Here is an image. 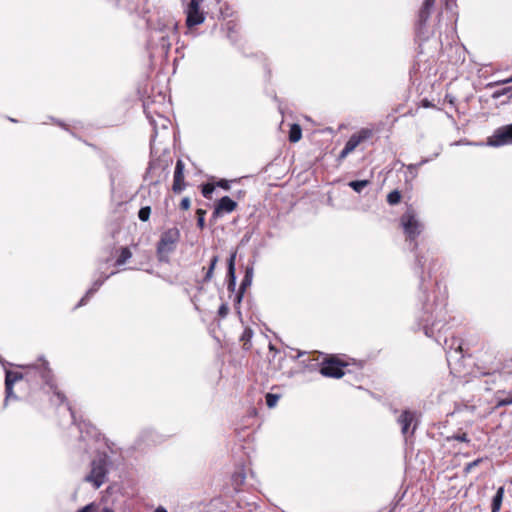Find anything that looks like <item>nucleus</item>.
I'll use <instances>...</instances> for the list:
<instances>
[{
  "mask_svg": "<svg viewBox=\"0 0 512 512\" xmlns=\"http://www.w3.org/2000/svg\"><path fill=\"white\" fill-rule=\"evenodd\" d=\"M180 239V231L178 228H170L162 233L157 244V254L161 261L165 260L171 252L174 251L176 243Z\"/></svg>",
  "mask_w": 512,
  "mask_h": 512,
  "instance_id": "1",
  "label": "nucleus"
},
{
  "mask_svg": "<svg viewBox=\"0 0 512 512\" xmlns=\"http://www.w3.org/2000/svg\"><path fill=\"white\" fill-rule=\"evenodd\" d=\"M91 471L85 476L84 480L90 482L98 489L104 482L107 474V463L104 457L92 461Z\"/></svg>",
  "mask_w": 512,
  "mask_h": 512,
  "instance_id": "2",
  "label": "nucleus"
},
{
  "mask_svg": "<svg viewBox=\"0 0 512 512\" xmlns=\"http://www.w3.org/2000/svg\"><path fill=\"white\" fill-rule=\"evenodd\" d=\"M401 225L410 240H414L422 231V224L416 219L413 210L408 209L401 217Z\"/></svg>",
  "mask_w": 512,
  "mask_h": 512,
  "instance_id": "3",
  "label": "nucleus"
},
{
  "mask_svg": "<svg viewBox=\"0 0 512 512\" xmlns=\"http://www.w3.org/2000/svg\"><path fill=\"white\" fill-rule=\"evenodd\" d=\"M487 144L492 147L512 144V124L497 128L493 134L488 137Z\"/></svg>",
  "mask_w": 512,
  "mask_h": 512,
  "instance_id": "4",
  "label": "nucleus"
},
{
  "mask_svg": "<svg viewBox=\"0 0 512 512\" xmlns=\"http://www.w3.org/2000/svg\"><path fill=\"white\" fill-rule=\"evenodd\" d=\"M346 364L337 359L331 358L325 360L320 368V373L325 377L341 378L344 376L343 368Z\"/></svg>",
  "mask_w": 512,
  "mask_h": 512,
  "instance_id": "5",
  "label": "nucleus"
},
{
  "mask_svg": "<svg viewBox=\"0 0 512 512\" xmlns=\"http://www.w3.org/2000/svg\"><path fill=\"white\" fill-rule=\"evenodd\" d=\"M205 17L204 14L200 11V2L196 0H190V3L187 7V18L186 24L188 27H193L203 23Z\"/></svg>",
  "mask_w": 512,
  "mask_h": 512,
  "instance_id": "6",
  "label": "nucleus"
},
{
  "mask_svg": "<svg viewBox=\"0 0 512 512\" xmlns=\"http://www.w3.org/2000/svg\"><path fill=\"white\" fill-rule=\"evenodd\" d=\"M184 168L185 165L183 161L180 159L177 160L172 185V190L174 193H181L186 187V183L184 181Z\"/></svg>",
  "mask_w": 512,
  "mask_h": 512,
  "instance_id": "7",
  "label": "nucleus"
},
{
  "mask_svg": "<svg viewBox=\"0 0 512 512\" xmlns=\"http://www.w3.org/2000/svg\"><path fill=\"white\" fill-rule=\"evenodd\" d=\"M237 208V203L228 196L220 198L215 205L213 218H217L224 213H231Z\"/></svg>",
  "mask_w": 512,
  "mask_h": 512,
  "instance_id": "8",
  "label": "nucleus"
},
{
  "mask_svg": "<svg viewBox=\"0 0 512 512\" xmlns=\"http://www.w3.org/2000/svg\"><path fill=\"white\" fill-rule=\"evenodd\" d=\"M434 4L435 0H425L423 2L418 13L417 25L419 29H422L426 25V22L431 15Z\"/></svg>",
  "mask_w": 512,
  "mask_h": 512,
  "instance_id": "9",
  "label": "nucleus"
},
{
  "mask_svg": "<svg viewBox=\"0 0 512 512\" xmlns=\"http://www.w3.org/2000/svg\"><path fill=\"white\" fill-rule=\"evenodd\" d=\"M372 132L369 129H362L359 133L353 134L346 142L345 147L350 152H353L355 148L364 140L371 136Z\"/></svg>",
  "mask_w": 512,
  "mask_h": 512,
  "instance_id": "10",
  "label": "nucleus"
},
{
  "mask_svg": "<svg viewBox=\"0 0 512 512\" xmlns=\"http://www.w3.org/2000/svg\"><path fill=\"white\" fill-rule=\"evenodd\" d=\"M235 259H236V252H233L228 259V271H227V277H228L227 288L230 292H234L235 287H236Z\"/></svg>",
  "mask_w": 512,
  "mask_h": 512,
  "instance_id": "11",
  "label": "nucleus"
},
{
  "mask_svg": "<svg viewBox=\"0 0 512 512\" xmlns=\"http://www.w3.org/2000/svg\"><path fill=\"white\" fill-rule=\"evenodd\" d=\"M415 421V413L405 410L398 418V423L401 425V432L406 435L409 431L410 425Z\"/></svg>",
  "mask_w": 512,
  "mask_h": 512,
  "instance_id": "12",
  "label": "nucleus"
},
{
  "mask_svg": "<svg viewBox=\"0 0 512 512\" xmlns=\"http://www.w3.org/2000/svg\"><path fill=\"white\" fill-rule=\"evenodd\" d=\"M108 278L105 277L103 279H98L96 280L94 283H93V286L86 292V294L81 298V300L79 301V303L77 304L76 307H80V306H83L87 303V301L89 300V298L101 287V285L104 283V281Z\"/></svg>",
  "mask_w": 512,
  "mask_h": 512,
  "instance_id": "13",
  "label": "nucleus"
},
{
  "mask_svg": "<svg viewBox=\"0 0 512 512\" xmlns=\"http://www.w3.org/2000/svg\"><path fill=\"white\" fill-rule=\"evenodd\" d=\"M504 497V487H499L491 503V512H499Z\"/></svg>",
  "mask_w": 512,
  "mask_h": 512,
  "instance_id": "14",
  "label": "nucleus"
},
{
  "mask_svg": "<svg viewBox=\"0 0 512 512\" xmlns=\"http://www.w3.org/2000/svg\"><path fill=\"white\" fill-rule=\"evenodd\" d=\"M302 137V129L298 124H292L289 130V140L292 143L298 142Z\"/></svg>",
  "mask_w": 512,
  "mask_h": 512,
  "instance_id": "15",
  "label": "nucleus"
},
{
  "mask_svg": "<svg viewBox=\"0 0 512 512\" xmlns=\"http://www.w3.org/2000/svg\"><path fill=\"white\" fill-rule=\"evenodd\" d=\"M253 337V330L251 328H245L240 340L243 342V347L245 350H249L251 347V339Z\"/></svg>",
  "mask_w": 512,
  "mask_h": 512,
  "instance_id": "16",
  "label": "nucleus"
},
{
  "mask_svg": "<svg viewBox=\"0 0 512 512\" xmlns=\"http://www.w3.org/2000/svg\"><path fill=\"white\" fill-rule=\"evenodd\" d=\"M219 257L217 255H214L210 261L209 268L203 278V282L207 283L211 281L213 278L214 269L216 267V264L218 263Z\"/></svg>",
  "mask_w": 512,
  "mask_h": 512,
  "instance_id": "17",
  "label": "nucleus"
},
{
  "mask_svg": "<svg viewBox=\"0 0 512 512\" xmlns=\"http://www.w3.org/2000/svg\"><path fill=\"white\" fill-rule=\"evenodd\" d=\"M252 278H253V268L247 267L246 271H245V275H244L241 285H240V288H242V291H245V289L251 285Z\"/></svg>",
  "mask_w": 512,
  "mask_h": 512,
  "instance_id": "18",
  "label": "nucleus"
},
{
  "mask_svg": "<svg viewBox=\"0 0 512 512\" xmlns=\"http://www.w3.org/2000/svg\"><path fill=\"white\" fill-rule=\"evenodd\" d=\"M369 180H356L348 183L349 187H351L355 192L361 193L362 190L369 185Z\"/></svg>",
  "mask_w": 512,
  "mask_h": 512,
  "instance_id": "19",
  "label": "nucleus"
},
{
  "mask_svg": "<svg viewBox=\"0 0 512 512\" xmlns=\"http://www.w3.org/2000/svg\"><path fill=\"white\" fill-rule=\"evenodd\" d=\"M132 256V253L131 251L129 250V248L127 247H124L121 249V253L118 257V259L116 260V264L117 265H122L124 264L128 259H130Z\"/></svg>",
  "mask_w": 512,
  "mask_h": 512,
  "instance_id": "20",
  "label": "nucleus"
},
{
  "mask_svg": "<svg viewBox=\"0 0 512 512\" xmlns=\"http://www.w3.org/2000/svg\"><path fill=\"white\" fill-rule=\"evenodd\" d=\"M401 201V193L398 190H393L387 195V202L390 205H396Z\"/></svg>",
  "mask_w": 512,
  "mask_h": 512,
  "instance_id": "21",
  "label": "nucleus"
},
{
  "mask_svg": "<svg viewBox=\"0 0 512 512\" xmlns=\"http://www.w3.org/2000/svg\"><path fill=\"white\" fill-rule=\"evenodd\" d=\"M22 374L19 372L6 371L5 383L11 382V385H14L15 382L22 379Z\"/></svg>",
  "mask_w": 512,
  "mask_h": 512,
  "instance_id": "22",
  "label": "nucleus"
},
{
  "mask_svg": "<svg viewBox=\"0 0 512 512\" xmlns=\"http://www.w3.org/2000/svg\"><path fill=\"white\" fill-rule=\"evenodd\" d=\"M150 214H151L150 206H145V207L140 208V210L138 212V217L141 221L146 222L149 220Z\"/></svg>",
  "mask_w": 512,
  "mask_h": 512,
  "instance_id": "23",
  "label": "nucleus"
},
{
  "mask_svg": "<svg viewBox=\"0 0 512 512\" xmlns=\"http://www.w3.org/2000/svg\"><path fill=\"white\" fill-rule=\"evenodd\" d=\"M196 215H197V226L200 228V229H203L204 226H205V215H206V211L203 210V209H197L196 211Z\"/></svg>",
  "mask_w": 512,
  "mask_h": 512,
  "instance_id": "24",
  "label": "nucleus"
},
{
  "mask_svg": "<svg viewBox=\"0 0 512 512\" xmlns=\"http://www.w3.org/2000/svg\"><path fill=\"white\" fill-rule=\"evenodd\" d=\"M214 185L207 183L202 186V194L205 198L210 199L212 197V193L214 192Z\"/></svg>",
  "mask_w": 512,
  "mask_h": 512,
  "instance_id": "25",
  "label": "nucleus"
},
{
  "mask_svg": "<svg viewBox=\"0 0 512 512\" xmlns=\"http://www.w3.org/2000/svg\"><path fill=\"white\" fill-rule=\"evenodd\" d=\"M279 400V395L268 393L266 395V404L269 408H273Z\"/></svg>",
  "mask_w": 512,
  "mask_h": 512,
  "instance_id": "26",
  "label": "nucleus"
},
{
  "mask_svg": "<svg viewBox=\"0 0 512 512\" xmlns=\"http://www.w3.org/2000/svg\"><path fill=\"white\" fill-rule=\"evenodd\" d=\"M451 440H456V441H461V442H466L468 443L470 440L467 436L466 433H458V434H454L452 436H448L447 437V441H451Z\"/></svg>",
  "mask_w": 512,
  "mask_h": 512,
  "instance_id": "27",
  "label": "nucleus"
},
{
  "mask_svg": "<svg viewBox=\"0 0 512 512\" xmlns=\"http://www.w3.org/2000/svg\"><path fill=\"white\" fill-rule=\"evenodd\" d=\"M428 162L427 159H423L421 162L417 164H410L407 166L408 171L412 174V178L416 177L417 175V168L422 166L424 163Z\"/></svg>",
  "mask_w": 512,
  "mask_h": 512,
  "instance_id": "28",
  "label": "nucleus"
},
{
  "mask_svg": "<svg viewBox=\"0 0 512 512\" xmlns=\"http://www.w3.org/2000/svg\"><path fill=\"white\" fill-rule=\"evenodd\" d=\"M483 461L482 458H478L468 464L464 467V473L468 474L472 471L473 468L477 467L481 462Z\"/></svg>",
  "mask_w": 512,
  "mask_h": 512,
  "instance_id": "29",
  "label": "nucleus"
},
{
  "mask_svg": "<svg viewBox=\"0 0 512 512\" xmlns=\"http://www.w3.org/2000/svg\"><path fill=\"white\" fill-rule=\"evenodd\" d=\"M512 404V393H509L507 397L498 399L496 407H504Z\"/></svg>",
  "mask_w": 512,
  "mask_h": 512,
  "instance_id": "30",
  "label": "nucleus"
},
{
  "mask_svg": "<svg viewBox=\"0 0 512 512\" xmlns=\"http://www.w3.org/2000/svg\"><path fill=\"white\" fill-rule=\"evenodd\" d=\"M512 91V87H504L501 90H497L492 94V98L498 99L501 96H504Z\"/></svg>",
  "mask_w": 512,
  "mask_h": 512,
  "instance_id": "31",
  "label": "nucleus"
},
{
  "mask_svg": "<svg viewBox=\"0 0 512 512\" xmlns=\"http://www.w3.org/2000/svg\"><path fill=\"white\" fill-rule=\"evenodd\" d=\"M48 363L47 362H44L41 366H40V369H41V376L43 379H45L46 381L48 380V377H49V369L47 367Z\"/></svg>",
  "mask_w": 512,
  "mask_h": 512,
  "instance_id": "32",
  "label": "nucleus"
},
{
  "mask_svg": "<svg viewBox=\"0 0 512 512\" xmlns=\"http://www.w3.org/2000/svg\"><path fill=\"white\" fill-rule=\"evenodd\" d=\"M97 505L95 503H90L83 508H81L78 512H97Z\"/></svg>",
  "mask_w": 512,
  "mask_h": 512,
  "instance_id": "33",
  "label": "nucleus"
},
{
  "mask_svg": "<svg viewBox=\"0 0 512 512\" xmlns=\"http://www.w3.org/2000/svg\"><path fill=\"white\" fill-rule=\"evenodd\" d=\"M5 392H6V401L12 396L15 397L13 394V385H11L10 381H9V383H5Z\"/></svg>",
  "mask_w": 512,
  "mask_h": 512,
  "instance_id": "34",
  "label": "nucleus"
},
{
  "mask_svg": "<svg viewBox=\"0 0 512 512\" xmlns=\"http://www.w3.org/2000/svg\"><path fill=\"white\" fill-rule=\"evenodd\" d=\"M229 308L227 304H222L218 309V314L220 317L224 318L228 315Z\"/></svg>",
  "mask_w": 512,
  "mask_h": 512,
  "instance_id": "35",
  "label": "nucleus"
},
{
  "mask_svg": "<svg viewBox=\"0 0 512 512\" xmlns=\"http://www.w3.org/2000/svg\"><path fill=\"white\" fill-rule=\"evenodd\" d=\"M216 185L224 190H229L230 189V182L226 179H221L219 180Z\"/></svg>",
  "mask_w": 512,
  "mask_h": 512,
  "instance_id": "36",
  "label": "nucleus"
},
{
  "mask_svg": "<svg viewBox=\"0 0 512 512\" xmlns=\"http://www.w3.org/2000/svg\"><path fill=\"white\" fill-rule=\"evenodd\" d=\"M191 201L188 197H184L180 202V208L182 210H188L190 208Z\"/></svg>",
  "mask_w": 512,
  "mask_h": 512,
  "instance_id": "37",
  "label": "nucleus"
},
{
  "mask_svg": "<svg viewBox=\"0 0 512 512\" xmlns=\"http://www.w3.org/2000/svg\"><path fill=\"white\" fill-rule=\"evenodd\" d=\"M508 83H512V76L507 79L497 81V82L493 83L492 85L497 86V85H504V84H508Z\"/></svg>",
  "mask_w": 512,
  "mask_h": 512,
  "instance_id": "38",
  "label": "nucleus"
},
{
  "mask_svg": "<svg viewBox=\"0 0 512 512\" xmlns=\"http://www.w3.org/2000/svg\"><path fill=\"white\" fill-rule=\"evenodd\" d=\"M350 150H347L346 147L343 148V150L340 152V155H339V158L340 159H344L345 157H347L349 154H350Z\"/></svg>",
  "mask_w": 512,
  "mask_h": 512,
  "instance_id": "39",
  "label": "nucleus"
},
{
  "mask_svg": "<svg viewBox=\"0 0 512 512\" xmlns=\"http://www.w3.org/2000/svg\"><path fill=\"white\" fill-rule=\"evenodd\" d=\"M244 291H242V288L239 289L237 295H236V303H240L243 298Z\"/></svg>",
  "mask_w": 512,
  "mask_h": 512,
  "instance_id": "40",
  "label": "nucleus"
},
{
  "mask_svg": "<svg viewBox=\"0 0 512 512\" xmlns=\"http://www.w3.org/2000/svg\"><path fill=\"white\" fill-rule=\"evenodd\" d=\"M56 395H57V397L60 399V401H61V402H63V401H64L65 396H64L62 393H60V392H56Z\"/></svg>",
  "mask_w": 512,
  "mask_h": 512,
  "instance_id": "41",
  "label": "nucleus"
},
{
  "mask_svg": "<svg viewBox=\"0 0 512 512\" xmlns=\"http://www.w3.org/2000/svg\"><path fill=\"white\" fill-rule=\"evenodd\" d=\"M154 512H167L164 508L159 507Z\"/></svg>",
  "mask_w": 512,
  "mask_h": 512,
  "instance_id": "42",
  "label": "nucleus"
},
{
  "mask_svg": "<svg viewBox=\"0 0 512 512\" xmlns=\"http://www.w3.org/2000/svg\"><path fill=\"white\" fill-rule=\"evenodd\" d=\"M103 512H114L111 508L105 507L103 508Z\"/></svg>",
  "mask_w": 512,
  "mask_h": 512,
  "instance_id": "43",
  "label": "nucleus"
},
{
  "mask_svg": "<svg viewBox=\"0 0 512 512\" xmlns=\"http://www.w3.org/2000/svg\"><path fill=\"white\" fill-rule=\"evenodd\" d=\"M197 2H201L202 0H196Z\"/></svg>",
  "mask_w": 512,
  "mask_h": 512,
  "instance_id": "44",
  "label": "nucleus"
}]
</instances>
